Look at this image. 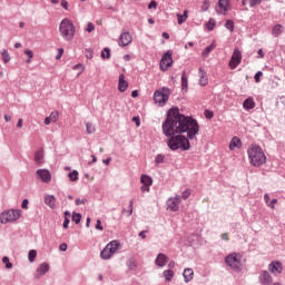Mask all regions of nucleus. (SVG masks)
<instances>
[{"label": "nucleus", "mask_w": 285, "mask_h": 285, "mask_svg": "<svg viewBox=\"0 0 285 285\" xmlns=\"http://www.w3.org/2000/svg\"><path fill=\"white\" fill-rule=\"evenodd\" d=\"M163 132L166 137H170L167 141L170 150H189L190 141L199 134V124L197 120L186 117L179 112V108H171L168 110L167 118L163 124ZM181 132H187V137ZM177 135V136H175Z\"/></svg>", "instance_id": "nucleus-1"}, {"label": "nucleus", "mask_w": 285, "mask_h": 285, "mask_svg": "<svg viewBox=\"0 0 285 285\" xmlns=\"http://www.w3.org/2000/svg\"><path fill=\"white\" fill-rule=\"evenodd\" d=\"M248 158L252 164V166H264L266 164V155L264 154V150L262 147L257 145H252L248 150Z\"/></svg>", "instance_id": "nucleus-2"}, {"label": "nucleus", "mask_w": 285, "mask_h": 285, "mask_svg": "<svg viewBox=\"0 0 285 285\" xmlns=\"http://www.w3.org/2000/svg\"><path fill=\"white\" fill-rule=\"evenodd\" d=\"M59 32L60 37H62L65 41H72V39H75V35H77V28L72 20L65 18L60 22Z\"/></svg>", "instance_id": "nucleus-3"}, {"label": "nucleus", "mask_w": 285, "mask_h": 285, "mask_svg": "<svg viewBox=\"0 0 285 285\" xmlns=\"http://www.w3.org/2000/svg\"><path fill=\"white\" fill-rule=\"evenodd\" d=\"M23 212L21 209H8L0 214V224H17L18 219H21Z\"/></svg>", "instance_id": "nucleus-4"}, {"label": "nucleus", "mask_w": 285, "mask_h": 285, "mask_svg": "<svg viewBox=\"0 0 285 285\" xmlns=\"http://www.w3.org/2000/svg\"><path fill=\"white\" fill-rule=\"evenodd\" d=\"M119 246H121V244H119L118 240H111L101 250L100 257L102 259H110V257H112V255H115V253H117V250H119Z\"/></svg>", "instance_id": "nucleus-5"}, {"label": "nucleus", "mask_w": 285, "mask_h": 285, "mask_svg": "<svg viewBox=\"0 0 285 285\" xmlns=\"http://www.w3.org/2000/svg\"><path fill=\"white\" fill-rule=\"evenodd\" d=\"M225 263L229 268H233V271H242V255L237 253L229 254L225 258Z\"/></svg>", "instance_id": "nucleus-6"}, {"label": "nucleus", "mask_w": 285, "mask_h": 285, "mask_svg": "<svg viewBox=\"0 0 285 285\" xmlns=\"http://www.w3.org/2000/svg\"><path fill=\"white\" fill-rule=\"evenodd\" d=\"M169 97H170V89L168 87H163L161 89L155 91L154 94V100L156 104H159V106H164L166 101H168Z\"/></svg>", "instance_id": "nucleus-7"}, {"label": "nucleus", "mask_w": 285, "mask_h": 285, "mask_svg": "<svg viewBox=\"0 0 285 285\" xmlns=\"http://www.w3.org/2000/svg\"><path fill=\"white\" fill-rule=\"evenodd\" d=\"M170 67H173V53L167 51L160 60V70L166 72Z\"/></svg>", "instance_id": "nucleus-8"}, {"label": "nucleus", "mask_w": 285, "mask_h": 285, "mask_svg": "<svg viewBox=\"0 0 285 285\" xmlns=\"http://www.w3.org/2000/svg\"><path fill=\"white\" fill-rule=\"evenodd\" d=\"M242 63V51L239 49L234 50L232 58L229 60V68L235 70Z\"/></svg>", "instance_id": "nucleus-9"}, {"label": "nucleus", "mask_w": 285, "mask_h": 285, "mask_svg": "<svg viewBox=\"0 0 285 285\" xmlns=\"http://www.w3.org/2000/svg\"><path fill=\"white\" fill-rule=\"evenodd\" d=\"M130 43H132V35L128 31H122L118 39V46L126 48V46H130Z\"/></svg>", "instance_id": "nucleus-10"}, {"label": "nucleus", "mask_w": 285, "mask_h": 285, "mask_svg": "<svg viewBox=\"0 0 285 285\" xmlns=\"http://www.w3.org/2000/svg\"><path fill=\"white\" fill-rule=\"evenodd\" d=\"M36 175L38 179L41 180L43 184H50V181H52V175L48 169H38L36 171Z\"/></svg>", "instance_id": "nucleus-11"}, {"label": "nucleus", "mask_w": 285, "mask_h": 285, "mask_svg": "<svg viewBox=\"0 0 285 285\" xmlns=\"http://www.w3.org/2000/svg\"><path fill=\"white\" fill-rule=\"evenodd\" d=\"M230 10V0H218V14H228Z\"/></svg>", "instance_id": "nucleus-12"}, {"label": "nucleus", "mask_w": 285, "mask_h": 285, "mask_svg": "<svg viewBox=\"0 0 285 285\" xmlns=\"http://www.w3.org/2000/svg\"><path fill=\"white\" fill-rule=\"evenodd\" d=\"M283 271H284V267L279 262L274 261L268 265V272L273 273V275H279Z\"/></svg>", "instance_id": "nucleus-13"}, {"label": "nucleus", "mask_w": 285, "mask_h": 285, "mask_svg": "<svg viewBox=\"0 0 285 285\" xmlns=\"http://www.w3.org/2000/svg\"><path fill=\"white\" fill-rule=\"evenodd\" d=\"M179 204H181V197L180 196H176L175 198H170L167 202L168 208H170L174 213H177V210H179Z\"/></svg>", "instance_id": "nucleus-14"}, {"label": "nucleus", "mask_w": 285, "mask_h": 285, "mask_svg": "<svg viewBox=\"0 0 285 285\" xmlns=\"http://www.w3.org/2000/svg\"><path fill=\"white\" fill-rule=\"evenodd\" d=\"M118 90L119 92H126V90H128V81H126V76L124 73L119 76Z\"/></svg>", "instance_id": "nucleus-15"}, {"label": "nucleus", "mask_w": 285, "mask_h": 285, "mask_svg": "<svg viewBox=\"0 0 285 285\" xmlns=\"http://www.w3.org/2000/svg\"><path fill=\"white\" fill-rule=\"evenodd\" d=\"M45 204L55 210V208H57V198L52 195H47L45 196Z\"/></svg>", "instance_id": "nucleus-16"}, {"label": "nucleus", "mask_w": 285, "mask_h": 285, "mask_svg": "<svg viewBox=\"0 0 285 285\" xmlns=\"http://www.w3.org/2000/svg\"><path fill=\"white\" fill-rule=\"evenodd\" d=\"M259 282L263 285H268V284L273 283V276H271V274L268 272H263L259 275Z\"/></svg>", "instance_id": "nucleus-17"}, {"label": "nucleus", "mask_w": 285, "mask_h": 285, "mask_svg": "<svg viewBox=\"0 0 285 285\" xmlns=\"http://www.w3.org/2000/svg\"><path fill=\"white\" fill-rule=\"evenodd\" d=\"M58 119H59V112L53 111L50 114V116L45 118V125L50 126V124H57Z\"/></svg>", "instance_id": "nucleus-18"}, {"label": "nucleus", "mask_w": 285, "mask_h": 285, "mask_svg": "<svg viewBox=\"0 0 285 285\" xmlns=\"http://www.w3.org/2000/svg\"><path fill=\"white\" fill-rule=\"evenodd\" d=\"M198 77L200 86H208V75L204 69L199 68Z\"/></svg>", "instance_id": "nucleus-19"}, {"label": "nucleus", "mask_w": 285, "mask_h": 285, "mask_svg": "<svg viewBox=\"0 0 285 285\" xmlns=\"http://www.w3.org/2000/svg\"><path fill=\"white\" fill-rule=\"evenodd\" d=\"M50 271V265L48 263H42L37 269V277H41V275H46Z\"/></svg>", "instance_id": "nucleus-20"}, {"label": "nucleus", "mask_w": 285, "mask_h": 285, "mask_svg": "<svg viewBox=\"0 0 285 285\" xmlns=\"http://www.w3.org/2000/svg\"><path fill=\"white\" fill-rule=\"evenodd\" d=\"M195 275V272L193 271V268H186L183 273V277L186 282V284H188V282L193 281V277Z\"/></svg>", "instance_id": "nucleus-21"}, {"label": "nucleus", "mask_w": 285, "mask_h": 285, "mask_svg": "<svg viewBox=\"0 0 285 285\" xmlns=\"http://www.w3.org/2000/svg\"><path fill=\"white\" fill-rule=\"evenodd\" d=\"M165 264H168V257L164 254H158L156 258V266L164 267Z\"/></svg>", "instance_id": "nucleus-22"}, {"label": "nucleus", "mask_w": 285, "mask_h": 285, "mask_svg": "<svg viewBox=\"0 0 285 285\" xmlns=\"http://www.w3.org/2000/svg\"><path fill=\"white\" fill-rule=\"evenodd\" d=\"M284 32V27L282 24H275L272 29L273 37H279Z\"/></svg>", "instance_id": "nucleus-23"}, {"label": "nucleus", "mask_w": 285, "mask_h": 285, "mask_svg": "<svg viewBox=\"0 0 285 285\" xmlns=\"http://www.w3.org/2000/svg\"><path fill=\"white\" fill-rule=\"evenodd\" d=\"M242 146V140L237 137H234L229 144V150H235Z\"/></svg>", "instance_id": "nucleus-24"}, {"label": "nucleus", "mask_w": 285, "mask_h": 285, "mask_svg": "<svg viewBox=\"0 0 285 285\" xmlns=\"http://www.w3.org/2000/svg\"><path fill=\"white\" fill-rule=\"evenodd\" d=\"M245 110H253L255 108V100L253 98H247L243 104Z\"/></svg>", "instance_id": "nucleus-25"}, {"label": "nucleus", "mask_w": 285, "mask_h": 285, "mask_svg": "<svg viewBox=\"0 0 285 285\" xmlns=\"http://www.w3.org/2000/svg\"><path fill=\"white\" fill-rule=\"evenodd\" d=\"M140 183L145 186H153V178L148 175H141Z\"/></svg>", "instance_id": "nucleus-26"}, {"label": "nucleus", "mask_w": 285, "mask_h": 285, "mask_svg": "<svg viewBox=\"0 0 285 285\" xmlns=\"http://www.w3.org/2000/svg\"><path fill=\"white\" fill-rule=\"evenodd\" d=\"M35 161L36 164H43V149H39L35 154Z\"/></svg>", "instance_id": "nucleus-27"}, {"label": "nucleus", "mask_w": 285, "mask_h": 285, "mask_svg": "<svg viewBox=\"0 0 285 285\" xmlns=\"http://www.w3.org/2000/svg\"><path fill=\"white\" fill-rule=\"evenodd\" d=\"M178 24L181 26L188 19V10H185L184 13H177Z\"/></svg>", "instance_id": "nucleus-28"}, {"label": "nucleus", "mask_w": 285, "mask_h": 285, "mask_svg": "<svg viewBox=\"0 0 285 285\" xmlns=\"http://www.w3.org/2000/svg\"><path fill=\"white\" fill-rule=\"evenodd\" d=\"M166 282H173V278L175 277V272H173L171 269H167L163 273Z\"/></svg>", "instance_id": "nucleus-29"}, {"label": "nucleus", "mask_w": 285, "mask_h": 285, "mask_svg": "<svg viewBox=\"0 0 285 285\" xmlns=\"http://www.w3.org/2000/svg\"><path fill=\"white\" fill-rule=\"evenodd\" d=\"M181 88L183 90H188V76H186V71L181 75Z\"/></svg>", "instance_id": "nucleus-30"}, {"label": "nucleus", "mask_w": 285, "mask_h": 285, "mask_svg": "<svg viewBox=\"0 0 285 285\" xmlns=\"http://www.w3.org/2000/svg\"><path fill=\"white\" fill-rule=\"evenodd\" d=\"M216 46L215 43L209 45L204 51H203V57H208L213 50H215Z\"/></svg>", "instance_id": "nucleus-31"}, {"label": "nucleus", "mask_w": 285, "mask_h": 285, "mask_svg": "<svg viewBox=\"0 0 285 285\" xmlns=\"http://www.w3.org/2000/svg\"><path fill=\"white\" fill-rule=\"evenodd\" d=\"M1 56L4 63L10 61V53L8 52V49H3Z\"/></svg>", "instance_id": "nucleus-32"}, {"label": "nucleus", "mask_w": 285, "mask_h": 285, "mask_svg": "<svg viewBox=\"0 0 285 285\" xmlns=\"http://www.w3.org/2000/svg\"><path fill=\"white\" fill-rule=\"evenodd\" d=\"M68 177H69L70 181H77V179H79V171L73 170L68 174Z\"/></svg>", "instance_id": "nucleus-33"}, {"label": "nucleus", "mask_w": 285, "mask_h": 285, "mask_svg": "<svg viewBox=\"0 0 285 285\" xmlns=\"http://www.w3.org/2000/svg\"><path fill=\"white\" fill-rule=\"evenodd\" d=\"M28 259L31 263L35 262V259H37V250H35V249L29 250Z\"/></svg>", "instance_id": "nucleus-34"}, {"label": "nucleus", "mask_w": 285, "mask_h": 285, "mask_svg": "<svg viewBox=\"0 0 285 285\" xmlns=\"http://www.w3.org/2000/svg\"><path fill=\"white\" fill-rule=\"evenodd\" d=\"M225 28H227V30L233 32V30H235V22H233V20H227L225 23Z\"/></svg>", "instance_id": "nucleus-35"}, {"label": "nucleus", "mask_w": 285, "mask_h": 285, "mask_svg": "<svg viewBox=\"0 0 285 285\" xmlns=\"http://www.w3.org/2000/svg\"><path fill=\"white\" fill-rule=\"evenodd\" d=\"M209 8H210V1L209 0H204L203 4L200 7V10L203 12H206V11H208Z\"/></svg>", "instance_id": "nucleus-36"}, {"label": "nucleus", "mask_w": 285, "mask_h": 285, "mask_svg": "<svg viewBox=\"0 0 285 285\" xmlns=\"http://www.w3.org/2000/svg\"><path fill=\"white\" fill-rule=\"evenodd\" d=\"M165 159H166V156L159 154V155H157L156 158H155V164H156V165L164 164V160H165Z\"/></svg>", "instance_id": "nucleus-37"}, {"label": "nucleus", "mask_w": 285, "mask_h": 285, "mask_svg": "<svg viewBox=\"0 0 285 285\" xmlns=\"http://www.w3.org/2000/svg\"><path fill=\"white\" fill-rule=\"evenodd\" d=\"M72 222H75V224H80V222H81V214L73 213L72 214Z\"/></svg>", "instance_id": "nucleus-38"}, {"label": "nucleus", "mask_w": 285, "mask_h": 285, "mask_svg": "<svg viewBox=\"0 0 285 285\" xmlns=\"http://www.w3.org/2000/svg\"><path fill=\"white\" fill-rule=\"evenodd\" d=\"M86 128H87L88 135H92V132H95V126H92V124L87 122Z\"/></svg>", "instance_id": "nucleus-39"}, {"label": "nucleus", "mask_w": 285, "mask_h": 285, "mask_svg": "<svg viewBox=\"0 0 285 285\" xmlns=\"http://www.w3.org/2000/svg\"><path fill=\"white\" fill-rule=\"evenodd\" d=\"M94 30H95V23L88 22L87 28H85V31L90 33V32H94Z\"/></svg>", "instance_id": "nucleus-40"}, {"label": "nucleus", "mask_w": 285, "mask_h": 285, "mask_svg": "<svg viewBox=\"0 0 285 285\" xmlns=\"http://www.w3.org/2000/svg\"><path fill=\"white\" fill-rule=\"evenodd\" d=\"M102 59H109L110 57V49L105 48L104 51L101 52Z\"/></svg>", "instance_id": "nucleus-41"}, {"label": "nucleus", "mask_w": 285, "mask_h": 285, "mask_svg": "<svg viewBox=\"0 0 285 285\" xmlns=\"http://www.w3.org/2000/svg\"><path fill=\"white\" fill-rule=\"evenodd\" d=\"M2 262L6 264V268H8V269L12 268V263H10V258L4 256L2 258Z\"/></svg>", "instance_id": "nucleus-42"}, {"label": "nucleus", "mask_w": 285, "mask_h": 285, "mask_svg": "<svg viewBox=\"0 0 285 285\" xmlns=\"http://www.w3.org/2000/svg\"><path fill=\"white\" fill-rule=\"evenodd\" d=\"M206 119H213L215 117V114L212 110L206 109L204 112Z\"/></svg>", "instance_id": "nucleus-43"}, {"label": "nucleus", "mask_w": 285, "mask_h": 285, "mask_svg": "<svg viewBox=\"0 0 285 285\" xmlns=\"http://www.w3.org/2000/svg\"><path fill=\"white\" fill-rule=\"evenodd\" d=\"M207 29L215 30V20L214 19H209V21L207 22Z\"/></svg>", "instance_id": "nucleus-44"}, {"label": "nucleus", "mask_w": 285, "mask_h": 285, "mask_svg": "<svg viewBox=\"0 0 285 285\" xmlns=\"http://www.w3.org/2000/svg\"><path fill=\"white\" fill-rule=\"evenodd\" d=\"M127 266L129 267L130 271H135V268H137V264L135 263V261H129L127 263Z\"/></svg>", "instance_id": "nucleus-45"}, {"label": "nucleus", "mask_w": 285, "mask_h": 285, "mask_svg": "<svg viewBox=\"0 0 285 285\" xmlns=\"http://www.w3.org/2000/svg\"><path fill=\"white\" fill-rule=\"evenodd\" d=\"M264 73L262 71H258L255 76H254V79H255V82L256 83H259L261 81V77H263Z\"/></svg>", "instance_id": "nucleus-46"}, {"label": "nucleus", "mask_w": 285, "mask_h": 285, "mask_svg": "<svg viewBox=\"0 0 285 285\" xmlns=\"http://www.w3.org/2000/svg\"><path fill=\"white\" fill-rule=\"evenodd\" d=\"M262 3V0H249L250 8H255V6H259Z\"/></svg>", "instance_id": "nucleus-47"}, {"label": "nucleus", "mask_w": 285, "mask_h": 285, "mask_svg": "<svg viewBox=\"0 0 285 285\" xmlns=\"http://www.w3.org/2000/svg\"><path fill=\"white\" fill-rule=\"evenodd\" d=\"M141 193H150V185H142L140 187Z\"/></svg>", "instance_id": "nucleus-48"}, {"label": "nucleus", "mask_w": 285, "mask_h": 285, "mask_svg": "<svg viewBox=\"0 0 285 285\" xmlns=\"http://www.w3.org/2000/svg\"><path fill=\"white\" fill-rule=\"evenodd\" d=\"M24 55H27L29 59H32L35 57V52H32V50L30 49L24 50Z\"/></svg>", "instance_id": "nucleus-49"}, {"label": "nucleus", "mask_w": 285, "mask_h": 285, "mask_svg": "<svg viewBox=\"0 0 285 285\" xmlns=\"http://www.w3.org/2000/svg\"><path fill=\"white\" fill-rule=\"evenodd\" d=\"M59 249L62 250V253H66L68 250V244L66 243L60 244Z\"/></svg>", "instance_id": "nucleus-50"}, {"label": "nucleus", "mask_w": 285, "mask_h": 285, "mask_svg": "<svg viewBox=\"0 0 285 285\" xmlns=\"http://www.w3.org/2000/svg\"><path fill=\"white\" fill-rule=\"evenodd\" d=\"M183 199H188L190 197V190L186 189L183 195H181Z\"/></svg>", "instance_id": "nucleus-51"}, {"label": "nucleus", "mask_w": 285, "mask_h": 285, "mask_svg": "<svg viewBox=\"0 0 285 285\" xmlns=\"http://www.w3.org/2000/svg\"><path fill=\"white\" fill-rule=\"evenodd\" d=\"M275 204H277V198H274L271 200V204H268L269 208H272V210H275Z\"/></svg>", "instance_id": "nucleus-52"}, {"label": "nucleus", "mask_w": 285, "mask_h": 285, "mask_svg": "<svg viewBox=\"0 0 285 285\" xmlns=\"http://www.w3.org/2000/svg\"><path fill=\"white\" fill-rule=\"evenodd\" d=\"M96 229L97 230H104V226H101V219H98L96 223Z\"/></svg>", "instance_id": "nucleus-53"}, {"label": "nucleus", "mask_w": 285, "mask_h": 285, "mask_svg": "<svg viewBox=\"0 0 285 285\" xmlns=\"http://www.w3.org/2000/svg\"><path fill=\"white\" fill-rule=\"evenodd\" d=\"M132 121H135L137 128H139L141 126V120L139 119V117H134Z\"/></svg>", "instance_id": "nucleus-54"}, {"label": "nucleus", "mask_w": 285, "mask_h": 285, "mask_svg": "<svg viewBox=\"0 0 285 285\" xmlns=\"http://www.w3.org/2000/svg\"><path fill=\"white\" fill-rule=\"evenodd\" d=\"M73 70H80V73H81L85 70V67H83V65H76V66H73Z\"/></svg>", "instance_id": "nucleus-55"}, {"label": "nucleus", "mask_w": 285, "mask_h": 285, "mask_svg": "<svg viewBox=\"0 0 285 285\" xmlns=\"http://www.w3.org/2000/svg\"><path fill=\"white\" fill-rule=\"evenodd\" d=\"M28 204H29L28 199H23L21 204V208H23L24 210H28Z\"/></svg>", "instance_id": "nucleus-56"}, {"label": "nucleus", "mask_w": 285, "mask_h": 285, "mask_svg": "<svg viewBox=\"0 0 285 285\" xmlns=\"http://www.w3.org/2000/svg\"><path fill=\"white\" fill-rule=\"evenodd\" d=\"M149 10H153V8H157V2L155 0H151L148 4Z\"/></svg>", "instance_id": "nucleus-57"}, {"label": "nucleus", "mask_w": 285, "mask_h": 285, "mask_svg": "<svg viewBox=\"0 0 285 285\" xmlns=\"http://www.w3.org/2000/svg\"><path fill=\"white\" fill-rule=\"evenodd\" d=\"M81 204H86V199L77 198L76 199V206H81Z\"/></svg>", "instance_id": "nucleus-58"}, {"label": "nucleus", "mask_w": 285, "mask_h": 285, "mask_svg": "<svg viewBox=\"0 0 285 285\" xmlns=\"http://www.w3.org/2000/svg\"><path fill=\"white\" fill-rule=\"evenodd\" d=\"M63 57V49H59L58 55L56 56V59L59 60Z\"/></svg>", "instance_id": "nucleus-59"}, {"label": "nucleus", "mask_w": 285, "mask_h": 285, "mask_svg": "<svg viewBox=\"0 0 285 285\" xmlns=\"http://www.w3.org/2000/svg\"><path fill=\"white\" fill-rule=\"evenodd\" d=\"M69 224H70V219L68 217H66L65 222H63V225H62L63 228H68Z\"/></svg>", "instance_id": "nucleus-60"}, {"label": "nucleus", "mask_w": 285, "mask_h": 285, "mask_svg": "<svg viewBox=\"0 0 285 285\" xmlns=\"http://www.w3.org/2000/svg\"><path fill=\"white\" fill-rule=\"evenodd\" d=\"M61 7H62L65 10H68V1L61 0Z\"/></svg>", "instance_id": "nucleus-61"}, {"label": "nucleus", "mask_w": 285, "mask_h": 285, "mask_svg": "<svg viewBox=\"0 0 285 285\" xmlns=\"http://www.w3.org/2000/svg\"><path fill=\"white\" fill-rule=\"evenodd\" d=\"M17 128H23V119H18Z\"/></svg>", "instance_id": "nucleus-62"}, {"label": "nucleus", "mask_w": 285, "mask_h": 285, "mask_svg": "<svg viewBox=\"0 0 285 285\" xmlns=\"http://www.w3.org/2000/svg\"><path fill=\"white\" fill-rule=\"evenodd\" d=\"M222 239L224 240V242H228V234L227 233H224V234H222Z\"/></svg>", "instance_id": "nucleus-63"}, {"label": "nucleus", "mask_w": 285, "mask_h": 285, "mask_svg": "<svg viewBox=\"0 0 285 285\" xmlns=\"http://www.w3.org/2000/svg\"><path fill=\"white\" fill-rule=\"evenodd\" d=\"M146 233H148L147 230H142L139 233V237H141V239H146Z\"/></svg>", "instance_id": "nucleus-64"}]
</instances>
